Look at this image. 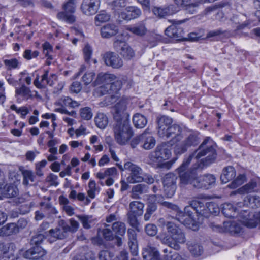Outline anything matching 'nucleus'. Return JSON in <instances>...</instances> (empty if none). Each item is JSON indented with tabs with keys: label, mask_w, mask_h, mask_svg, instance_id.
I'll return each instance as SVG.
<instances>
[{
	"label": "nucleus",
	"mask_w": 260,
	"mask_h": 260,
	"mask_svg": "<svg viewBox=\"0 0 260 260\" xmlns=\"http://www.w3.org/2000/svg\"><path fill=\"white\" fill-rule=\"evenodd\" d=\"M127 101L121 99L113 107V118L115 121L113 131L116 142L121 145H125L133 136L129 115L125 112Z\"/></svg>",
	"instance_id": "nucleus-1"
},
{
	"label": "nucleus",
	"mask_w": 260,
	"mask_h": 260,
	"mask_svg": "<svg viewBox=\"0 0 260 260\" xmlns=\"http://www.w3.org/2000/svg\"><path fill=\"white\" fill-rule=\"evenodd\" d=\"M48 232H39L33 235L30 240V245L33 246L28 250L21 249L19 250V254L23 257L29 259L42 260L40 258L46 254V251L40 245L43 242L45 239L47 240L46 235Z\"/></svg>",
	"instance_id": "nucleus-2"
},
{
	"label": "nucleus",
	"mask_w": 260,
	"mask_h": 260,
	"mask_svg": "<svg viewBox=\"0 0 260 260\" xmlns=\"http://www.w3.org/2000/svg\"><path fill=\"white\" fill-rule=\"evenodd\" d=\"M191 155L197 159L206 156L202 159L203 165L208 166L212 164L215 160L217 155L213 141L210 137L206 138L199 148Z\"/></svg>",
	"instance_id": "nucleus-3"
},
{
	"label": "nucleus",
	"mask_w": 260,
	"mask_h": 260,
	"mask_svg": "<svg viewBox=\"0 0 260 260\" xmlns=\"http://www.w3.org/2000/svg\"><path fill=\"white\" fill-rule=\"evenodd\" d=\"M218 215L220 213L225 217L231 218L238 217L240 223L248 228H254L260 225V212H212Z\"/></svg>",
	"instance_id": "nucleus-4"
},
{
	"label": "nucleus",
	"mask_w": 260,
	"mask_h": 260,
	"mask_svg": "<svg viewBox=\"0 0 260 260\" xmlns=\"http://www.w3.org/2000/svg\"><path fill=\"white\" fill-rule=\"evenodd\" d=\"M173 212L174 215H171L173 219L181 223L187 228L197 231L200 224L203 221L205 215L201 212Z\"/></svg>",
	"instance_id": "nucleus-5"
},
{
	"label": "nucleus",
	"mask_w": 260,
	"mask_h": 260,
	"mask_svg": "<svg viewBox=\"0 0 260 260\" xmlns=\"http://www.w3.org/2000/svg\"><path fill=\"white\" fill-rule=\"evenodd\" d=\"M122 83L121 80H116L110 84L103 85L100 87V91L103 94L107 93L105 97L106 103L107 105L111 104L119 98L118 92L122 87Z\"/></svg>",
	"instance_id": "nucleus-6"
},
{
	"label": "nucleus",
	"mask_w": 260,
	"mask_h": 260,
	"mask_svg": "<svg viewBox=\"0 0 260 260\" xmlns=\"http://www.w3.org/2000/svg\"><path fill=\"white\" fill-rule=\"evenodd\" d=\"M218 208L214 202H206L201 200H193L188 202V205L186 206L184 211H217Z\"/></svg>",
	"instance_id": "nucleus-7"
},
{
	"label": "nucleus",
	"mask_w": 260,
	"mask_h": 260,
	"mask_svg": "<svg viewBox=\"0 0 260 260\" xmlns=\"http://www.w3.org/2000/svg\"><path fill=\"white\" fill-rule=\"evenodd\" d=\"M199 142L198 134L191 133L183 141L175 145L174 152L176 154L181 155L185 153L188 148L197 145Z\"/></svg>",
	"instance_id": "nucleus-8"
},
{
	"label": "nucleus",
	"mask_w": 260,
	"mask_h": 260,
	"mask_svg": "<svg viewBox=\"0 0 260 260\" xmlns=\"http://www.w3.org/2000/svg\"><path fill=\"white\" fill-rule=\"evenodd\" d=\"M113 47L117 52L126 59H131L135 56V53L134 50L128 43L120 39L119 36H117L115 38L113 42Z\"/></svg>",
	"instance_id": "nucleus-9"
},
{
	"label": "nucleus",
	"mask_w": 260,
	"mask_h": 260,
	"mask_svg": "<svg viewBox=\"0 0 260 260\" xmlns=\"http://www.w3.org/2000/svg\"><path fill=\"white\" fill-rule=\"evenodd\" d=\"M124 169L129 172L127 181L129 183L141 182L143 180V170L138 165L128 161L124 164Z\"/></svg>",
	"instance_id": "nucleus-10"
},
{
	"label": "nucleus",
	"mask_w": 260,
	"mask_h": 260,
	"mask_svg": "<svg viewBox=\"0 0 260 260\" xmlns=\"http://www.w3.org/2000/svg\"><path fill=\"white\" fill-rule=\"evenodd\" d=\"M76 0H68L63 6L65 12H59L57 14V18L69 23L75 21V17L72 13L75 12Z\"/></svg>",
	"instance_id": "nucleus-11"
},
{
	"label": "nucleus",
	"mask_w": 260,
	"mask_h": 260,
	"mask_svg": "<svg viewBox=\"0 0 260 260\" xmlns=\"http://www.w3.org/2000/svg\"><path fill=\"white\" fill-rule=\"evenodd\" d=\"M171 155V150L165 143H161L158 145L155 150L150 153L149 157L153 161L160 162L168 159Z\"/></svg>",
	"instance_id": "nucleus-12"
},
{
	"label": "nucleus",
	"mask_w": 260,
	"mask_h": 260,
	"mask_svg": "<svg viewBox=\"0 0 260 260\" xmlns=\"http://www.w3.org/2000/svg\"><path fill=\"white\" fill-rule=\"evenodd\" d=\"M202 176L198 177L194 172L192 174L186 173L181 176V186H184L188 184L192 185L197 189H203Z\"/></svg>",
	"instance_id": "nucleus-13"
},
{
	"label": "nucleus",
	"mask_w": 260,
	"mask_h": 260,
	"mask_svg": "<svg viewBox=\"0 0 260 260\" xmlns=\"http://www.w3.org/2000/svg\"><path fill=\"white\" fill-rule=\"evenodd\" d=\"M68 233L64 223H63L62 225L49 230L46 235V238H47V241L52 243L57 239L61 240L66 238L68 236Z\"/></svg>",
	"instance_id": "nucleus-14"
},
{
	"label": "nucleus",
	"mask_w": 260,
	"mask_h": 260,
	"mask_svg": "<svg viewBox=\"0 0 260 260\" xmlns=\"http://www.w3.org/2000/svg\"><path fill=\"white\" fill-rule=\"evenodd\" d=\"M103 58L106 66L114 69H119L123 64L122 58L115 52H107L104 54Z\"/></svg>",
	"instance_id": "nucleus-15"
},
{
	"label": "nucleus",
	"mask_w": 260,
	"mask_h": 260,
	"mask_svg": "<svg viewBox=\"0 0 260 260\" xmlns=\"http://www.w3.org/2000/svg\"><path fill=\"white\" fill-rule=\"evenodd\" d=\"M100 6V0H83L80 9L82 13L90 16L95 14Z\"/></svg>",
	"instance_id": "nucleus-16"
},
{
	"label": "nucleus",
	"mask_w": 260,
	"mask_h": 260,
	"mask_svg": "<svg viewBox=\"0 0 260 260\" xmlns=\"http://www.w3.org/2000/svg\"><path fill=\"white\" fill-rule=\"evenodd\" d=\"M181 128L177 124H173L166 131L164 138L168 139L172 137L170 141L171 145H174L179 142L182 138Z\"/></svg>",
	"instance_id": "nucleus-17"
},
{
	"label": "nucleus",
	"mask_w": 260,
	"mask_h": 260,
	"mask_svg": "<svg viewBox=\"0 0 260 260\" xmlns=\"http://www.w3.org/2000/svg\"><path fill=\"white\" fill-rule=\"evenodd\" d=\"M157 124V134L159 137L164 138L166 131L171 125L172 119L165 115L159 116L156 119Z\"/></svg>",
	"instance_id": "nucleus-18"
},
{
	"label": "nucleus",
	"mask_w": 260,
	"mask_h": 260,
	"mask_svg": "<svg viewBox=\"0 0 260 260\" xmlns=\"http://www.w3.org/2000/svg\"><path fill=\"white\" fill-rule=\"evenodd\" d=\"M142 14L141 10L135 6H128L125 8V12L119 14V17L125 20H131L139 17Z\"/></svg>",
	"instance_id": "nucleus-19"
},
{
	"label": "nucleus",
	"mask_w": 260,
	"mask_h": 260,
	"mask_svg": "<svg viewBox=\"0 0 260 260\" xmlns=\"http://www.w3.org/2000/svg\"><path fill=\"white\" fill-rule=\"evenodd\" d=\"M229 220L224 221V226L227 228L228 231L231 235L239 234L243 229L240 221L238 220V217L236 218H231L225 217Z\"/></svg>",
	"instance_id": "nucleus-20"
},
{
	"label": "nucleus",
	"mask_w": 260,
	"mask_h": 260,
	"mask_svg": "<svg viewBox=\"0 0 260 260\" xmlns=\"http://www.w3.org/2000/svg\"><path fill=\"white\" fill-rule=\"evenodd\" d=\"M127 236L129 250L133 256H136L138 254V246L136 231L133 229H128Z\"/></svg>",
	"instance_id": "nucleus-21"
},
{
	"label": "nucleus",
	"mask_w": 260,
	"mask_h": 260,
	"mask_svg": "<svg viewBox=\"0 0 260 260\" xmlns=\"http://www.w3.org/2000/svg\"><path fill=\"white\" fill-rule=\"evenodd\" d=\"M73 260H95V255L88 246H85L78 249Z\"/></svg>",
	"instance_id": "nucleus-22"
},
{
	"label": "nucleus",
	"mask_w": 260,
	"mask_h": 260,
	"mask_svg": "<svg viewBox=\"0 0 260 260\" xmlns=\"http://www.w3.org/2000/svg\"><path fill=\"white\" fill-rule=\"evenodd\" d=\"M119 31L118 26L114 23H108L101 28L102 38L109 39L115 36Z\"/></svg>",
	"instance_id": "nucleus-23"
},
{
	"label": "nucleus",
	"mask_w": 260,
	"mask_h": 260,
	"mask_svg": "<svg viewBox=\"0 0 260 260\" xmlns=\"http://www.w3.org/2000/svg\"><path fill=\"white\" fill-rule=\"evenodd\" d=\"M260 190V180H252L238 189L241 194H245L252 192H256Z\"/></svg>",
	"instance_id": "nucleus-24"
},
{
	"label": "nucleus",
	"mask_w": 260,
	"mask_h": 260,
	"mask_svg": "<svg viewBox=\"0 0 260 260\" xmlns=\"http://www.w3.org/2000/svg\"><path fill=\"white\" fill-rule=\"evenodd\" d=\"M142 255L144 260H159V252L157 249L148 245L143 249Z\"/></svg>",
	"instance_id": "nucleus-25"
},
{
	"label": "nucleus",
	"mask_w": 260,
	"mask_h": 260,
	"mask_svg": "<svg viewBox=\"0 0 260 260\" xmlns=\"http://www.w3.org/2000/svg\"><path fill=\"white\" fill-rule=\"evenodd\" d=\"M165 34L170 38L181 40L183 38L184 32L182 28L172 25L166 28Z\"/></svg>",
	"instance_id": "nucleus-26"
},
{
	"label": "nucleus",
	"mask_w": 260,
	"mask_h": 260,
	"mask_svg": "<svg viewBox=\"0 0 260 260\" xmlns=\"http://www.w3.org/2000/svg\"><path fill=\"white\" fill-rule=\"evenodd\" d=\"M125 29L134 35L140 37L144 36L147 32L145 23L143 21L140 22L134 25L127 26Z\"/></svg>",
	"instance_id": "nucleus-27"
},
{
	"label": "nucleus",
	"mask_w": 260,
	"mask_h": 260,
	"mask_svg": "<svg viewBox=\"0 0 260 260\" xmlns=\"http://www.w3.org/2000/svg\"><path fill=\"white\" fill-rule=\"evenodd\" d=\"M18 193V189L13 185H6L3 188H0V200L4 198H13Z\"/></svg>",
	"instance_id": "nucleus-28"
},
{
	"label": "nucleus",
	"mask_w": 260,
	"mask_h": 260,
	"mask_svg": "<svg viewBox=\"0 0 260 260\" xmlns=\"http://www.w3.org/2000/svg\"><path fill=\"white\" fill-rule=\"evenodd\" d=\"M142 146L144 149L149 150L153 148L156 144L155 138L149 133L145 131L142 134Z\"/></svg>",
	"instance_id": "nucleus-29"
},
{
	"label": "nucleus",
	"mask_w": 260,
	"mask_h": 260,
	"mask_svg": "<svg viewBox=\"0 0 260 260\" xmlns=\"http://www.w3.org/2000/svg\"><path fill=\"white\" fill-rule=\"evenodd\" d=\"M19 228L16 223H11L0 229V236H9L19 233Z\"/></svg>",
	"instance_id": "nucleus-30"
},
{
	"label": "nucleus",
	"mask_w": 260,
	"mask_h": 260,
	"mask_svg": "<svg viewBox=\"0 0 260 260\" xmlns=\"http://www.w3.org/2000/svg\"><path fill=\"white\" fill-rule=\"evenodd\" d=\"M174 8L173 5H170L168 7L164 8L154 7L152 11L155 15L159 18H163L175 13L176 10L174 9Z\"/></svg>",
	"instance_id": "nucleus-31"
},
{
	"label": "nucleus",
	"mask_w": 260,
	"mask_h": 260,
	"mask_svg": "<svg viewBox=\"0 0 260 260\" xmlns=\"http://www.w3.org/2000/svg\"><path fill=\"white\" fill-rule=\"evenodd\" d=\"M236 176V171L232 166H228L223 169L222 173L220 176L221 182L223 183H226L232 180Z\"/></svg>",
	"instance_id": "nucleus-32"
},
{
	"label": "nucleus",
	"mask_w": 260,
	"mask_h": 260,
	"mask_svg": "<svg viewBox=\"0 0 260 260\" xmlns=\"http://www.w3.org/2000/svg\"><path fill=\"white\" fill-rule=\"evenodd\" d=\"M55 104L61 107H69L72 108L78 107L80 105L79 102L73 100L69 96L61 97L55 103Z\"/></svg>",
	"instance_id": "nucleus-33"
},
{
	"label": "nucleus",
	"mask_w": 260,
	"mask_h": 260,
	"mask_svg": "<svg viewBox=\"0 0 260 260\" xmlns=\"http://www.w3.org/2000/svg\"><path fill=\"white\" fill-rule=\"evenodd\" d=\"M148 189V186L139 184L133 186L132 190L131 197L133 199H140V195L147 192Z\"/></svg>",
	"instance_id": "nucleus-34"
},
{
	"label": "nucleus",
	"mask_w": 260,
	"mask_h": 260,
	"mask_svg": "<svg viewBox=\"0 0 260 260\" xmlns=\"http://www.w3.org/2000/svg\"><path fill=\"white\" fill-rule=\"evenodd\" d=\"M156 238L159 239L162 243L168 245L170 247V248H173L175 250H178L180 249V246L179 244H177L174 241L172 235L168 236H162L158 235L156 236Z\"/></svg>",
	"instance_id": "nucleus-35"
},
{
	"label": "nucleus",
	"mask_w": 260,
	"mask_h": 260,
	"mask_svg": "<svg viewBox=\"0 0 260 260\" xmlns=\"http://www.w3.org/2000/svg\"><path fill=\"white\" fill-rule=\"evenodd\" d=\"M193 158V155L190 154L187 158L184 159L181 165L177 169V171L179 175L180 179L181 180V176L186 173L192 174V173L194 172V171H186L188 165L190 163L191 159ZM181 184V182H180Z\"/></svg>",
	"instance_id": "nucleus-36"
},
{
	"label": "nucleus",
	"mask_w": 260,
	"mask_h": 260,
	"mask_svg": "<svg viewBox=\"0 0 260 260\" xmlns=\"http://www.w3.org/2000/svg\"><path fill=\"white\" fill-rule=\"evenodd\" d=\"M133 122L135 127L142 128L147 124V120L144 115L136 113L133 116Z\"/></svg>",
	"instance_id": "nucleus-37"
},
{
	"label": "nucleus",
	"mask_w": 260,
	"mask_h": 260,
	"mask_svg": "<svg viewBox=\"0 0 260 260\" xmlns=\"http://www.w3.org/2000/svg\"><path fill=\"white\" fill-rule=\"evenodd\" d=\"M116 78V76L113 74H100L98 75L95 82L96 84L105 83L107 85V84L111 83V82L115 80Z\"/></svg>",
	"instance_id": "nucleus-38"
},
{
	"label": "nucleus",
	"mask_w": 260,
	"mask_h": 260,
	"mask_svg": "<svg viewBox=\"0 0 260 260\" xmlns=\"http://www.w3.org/2000/svg\"><path fill=\"white\" fill-rule=\"evenodd\" d=\"M187 245L188 250L194 256H199L203 252V247L195 242L189 241Z\"/></svg>",
	"instance_id": "nucleus-39"
},
{
	"label": "nucleus",
	"mask_w": 260,
	"mask_h": 260,
	"mask_svg": "<svg viewBox=\"0 0 260 260\" xmlns=\"http://www.w3.org/2000/svg\"><path fill=\"white\" fill-rule=\"evenodd\" d=\"M96 125L101 129H104L108 123V119L105 114L99 113L94 118Z\"/></svg>",
	"instance_id": "nucleus-40"
},
{
	"label": "nucleus",
	"mask_w": 260,
	"mask_h": 260,
	"mask_svg": "<svg viewBox=\"0 0 260 260\" xmlns=\"http://www.w3.org/2000/svg\"><path fill=\"white\" fill-rule=\"evenodd\" d=\"M215 177L211 174H207L202 176L203 189H208L211 188L215 183Z\"/></svg>",
	"instance_id": "nucleus-41"
},
{
	"label": "nucleus",
	"mask_w": 260,
	"mask_h": 260,
	"mask_svg": "<svg viewBox=\"0 0 260 260\" xmlns=\"http://www.w3.org/2000/svg\"><path fill=\"white\" fill-rule=\"evenodd\" d=\"M57 76L55 74H51L49 76V71L45 70L42 75V82H44L45 86L46 85L52 86L56 81Z\"/></svg>",
	"instance_id": "nucleus-42"
},
{
	"label": "nucleus",
	"mask_w": 260,
	"mask_h": 260,
	"mask_svg": "<svg viewBox=\"0 0 260 260\" xmlns=\"http://www.w3.org/2000/svg\"><path fill=\"white\" fill-rule=\"evenodd\" d=\"M112 230L118 236H123L126 232V228L124 223L120 221H115L112 224Z\"/></svg>",
	"instance_id": "nucleus-43"
},
{
	"label": "nucleus",
	"mask_w": 260,
	"mask_h": 260,
	"mask_svg": "<svg viewBox=\"0 0 260 260\" xmlns=\"http://www.w3.org/2000/svg\"><path fill=\"white\" fill-rule=\"evenodd\" d=\"M23 176V183L28 185L35 181V176L31 170H23L21 171Z\"/></svg>",
	"instance_id": "nucleus-44"
},
{
	"label": "nucleus",
	"mask_w": 260,
	"mask_h": 260,
	"mask_svg": "<svg viewBox=\"0 0 260 260\" xmlns=\"http://www.w3.org/2000/svg\"><path fill=\"white\" fill-rule=\"evenodd\" d=\"M78 217L85 229H89L92 225L95 224L96 220L93 219L91 216H78Z\"/></svg>",
	"instance_id": "nucleus-45"
},
{
	"label": "nucleus",
	"mask_w": 260,
	"mask_h": 260,
	"mask_svg": "<svg viewBox=\"0 0 260 260\" xmlns=\"http://www.w3.org/2000/svg\"><path fill=\"white\" fill-rule=\"evenodd\" d=\"M135 212H128L127 214V220L129 224L138 232L140 231L139 225V223L136 216L135 215Z\"/></svg>",
	"instance_id": "nucleus-46"
},
{
	"label": "nucleus",
	"mask_w": 260,
	"mask_h": 260,
	"mask_svg": "<svg viewBox=\"0 0 260 260\" xmlns=\"http://www.w3.org/2000/svg\"><path fill=\"white\" fill-rule=\"evenodd\" d=\"M4 63L8 71L17 69L20 64L19 61L16 58L5 59L4 60Z\"/></svg>",
	"instance_id": "nucleus-47"
},
{
	"label": "nucleus",
	"mask_w": 260,
	"mask_h": 260,
	"mask_svg": "<svg viewBox=\"0 0 260 260\" xmlns=\"http://www.w3.org/2000/svg\"><path fill=\"white\" fill-rule=\"evenodd\" d=\"M126 5V0H113L110 3V5L112 10L117 12L122 10Z\"/></svg>",
	"instance_id": "nucleus-48"
},
{
	"label": "nucleus",
	"mask_w": 260,
	"mask_h": 260,
	"mask_svg": "<svg viewBox=\"0 0 260 260\" xmlns=\"http://www.w3.org/2000/svg\"><path fill=\"white\" fill-rule=\"evenodd\" d=\"M177 177L173 173H169L166 175L164 179V186H171L176 185Z\"/></svg>",
	"instance_id": "nucleus-49"
},
{
	"label": "nucleus",
	"mask_w": 260,
	"mask_h": 260,
	"mask_svg": "<svg viewBox=\"0 0 260 260\" xmlns=\"http://www.w3.org/2000/svg\"><path fill=\"white\" fill-rule=\"evenodd\" d=\"M117 174V169L115 167L107 169L104 172H99L96 174V177L100 179H104L108 176H114Z\"/></svg>",
	"instance_id": "nucleus-50"
},
{
	"label": "nucleus",
	"mask_w": 260,
	"mask_h": 260,
	"mask_svg": "<svg viewBox=\"0 0 260 260\" xmlns=\"http://www.w3.org/2000/svg\"><path fill=\"white\" fill-rule=\"evenodd\" d=\"M246 177L243 174H240L234 179L231 183L228 185V187L232 189L238 187L242 184L245 181Z\"/></svg>",
	"instance_id": "nucleus-51"
},
{
	"label": "nucleus",
	"mask_w": 260,
	"mask_h": 260,
	"mask_svg": "<svg viewBox=\"0 0 260 260\" xmlns=\"http://www.w3.org/2000/svg\"><path fill=\"white\" fill-rule=\"evenodd\" d=\"M43 53L44 54L45 57H48L50 60H52L53 57L52 56L53 47L51 44L46 42L42 45Z\"/></svg>",
	"instance_id": "nucleus-52"
},
{
	"label": "nucleus",
	"mask_w": 260,
	"mask_h": 260,
	"mask_svg": "<svg viewBox=\"0 0 260 260\" xmlns=\"http://www.w3.org/2000/svg\"><path fill=\"white\" fill-rule=\"evenodd\" d=\"M15 93L17 95L27 99L30 95V90L29 88L23 85L21 87L16 88Z\"/></svg>",
	"instance_id": "nucleus-53"
},
{
	"label": "nucleus",
	"mask_w": 260,
	"mask_h": 260,
	"mask_svg": "<svg viewBox=\"0 0 260 260\" xmlns=\"http://www.w3.org/2000/svg\"><path fill=\"white\" fill-rule=\"evenodd\" d=\"M10 109L15 111L17 113L20 114L21 118L23 119L25 118L26 115L29 112V110L25 106H22L18 108L15 105L13 104L10 106Z\"/></svg>",
	"instance_id": "nucleus-54"
},
{
	"label": "nucleus",
	"mask_w": 260,
	"mask_h": 260,
	"mask_svg": "<svg viewBox=\"0 0 260 260\" xmlns=\"http://www.w3.org/2000/svg\"><path fill=\"white\" fill-rule=\"evenodd\" d=\"M69 221L70 224L64 223L66 230H67L68 232H70L71 233L76 232L79 228V223L73 218L70 219Z\"/></svg>",
	"instance_id": "nucleus-55"
},
{
	"label": "nucleus",
	"mask_w": 260,
	"mask_h": 260,
	"mask_svg": "<svg viewBox=\"0 0 260 260\" xmlns=\"http://www.w3.org/2000/svg\"><path fill=\"white\" fill-rule=\"evenodd\" d=\"M187 3L186 4L182 5L180 6L185 7V10L186 13H189L191 14H194L197 13V10L198 9V3H191L190 4Z\"/></svg>",
	"instance_id": "nucleus-56"
},
{
	"label": "nucleus",
	"mask_w": 260,
	"mask_h": 260,
	"mask_svg": "<svg viewBox=\"0 0 260 260\" xmlns=\"http://www.w3.org/2000/svg\"><path fill=\"white\" fill-rule=\"evenodd\" d=\"M113 256V253L108 250H102L99 253V258L100 260H118L117 256L114 259L111 258Z\"/></svg>",
	"instance_id": "nucleus-57"
},
{
	"label": "nucleus",
	"mask_w": 260,
	"mask_h": 260,
	"mask_svg": "<svg viewBox=\"0 0 260 260\" xmlns=\"http://www.w3.org/2000/svg\"><path fill=\"white\" fill-rule=\"evenodd\" d=\"M156 201V196L151 195L148 198V208L147 211H155L157 209L156 204L154 202Z\"/></svg>",
	"instance_id": "nucleus-58"
},
{
	"label": "nucleus",
	"mask_w": 260,
	"mask_h": 260,
	"mask_svg": "<svg viewBox=\"0 0 260 260\" xmlns=\"http://www.w3.org/2000/svg\"><path fill=\"white\" fill-rule=\"evenodd\" d=\"M173 241L177 244L184 243L185 242V237L184 234L181 230L178 232L176 234L172 235Z\"/></svg>",
	"instance_id": "nucleus-59"
},
{
	"label": "nucleus",
	"mask_w": 260,
	"mask_h": 260,
	"mask_svg": "<svg viewBox=\"0 0 260 260\" xmlns=\"http://www.w3.org/2000/svg\"><path fill=\"white\" fill-rule=\"evenodd\" d=\"M144 207V204L139 201H133L129 204L130 211H142Z\"/></svg>",
	"instance_id": "nucleus-60"
},
{
	"label": "nucleus",
	"mask_w": 260,
	"mask_h": 260,
	"mask_svg": "<svg viewBox=\"0 0 260 260\" xmlns=\"http://www.w3.org/2000/svg\"><path fill=\"white\" fill-rule=\"evenodd\" d=\"M95 76V74L93 72H87L84 74L82 78L84 84L87 85L91 83L94 79Z\"/></svg>",
	"instance_id": "nucleus-61"
},
{
	"label": "nucleus",
	"mask_w": 260,
	"mask_h": 260,
	"mask_svg": "<svg viewBox=\"0 0 260 260\" xmlns=\"http://www.w3.org/2000/svg\"><path fill=\"white\" fill-rule=\"evenodd\" d=\"M249 206L252 208L260 207V197L259 196H251L248 199Z\"/></svg>",
	"instance_id": "nucleus-62"
},
{
	"label": "nucleus",
	"mask_w": 260,
	"mask_h": 260,
	"mask_svg": "<svg viewBox=\"0 0 260 260\" xmlns=\"http://www.w3.org/2000/svg\"><path fill=\"white\" fill-rule=\"evenodd\" d=\"M80 115L85 120H89L92 117L91 109L89 107H85L80 110Z\"/></svg>",
	"instance_id": "nucleus-63"
},
{
	"label": "nucleus",
	"mask_w": 260,
	"mask_h": 260,
	"mask_svg": "<svg viewBox=\"0 0 260 260\" xmlns=\"http://www.w3.org/2000/svg\"><path fill=\"white\" fill-rule=\"evenodd\" d=\"M39 55L38 51H32L31 50L26 49L25 50L23 56L27 60H30L32 58H36Z\"/></svg>",
	"instance_id": "nucleus-64"
}]
</instances>
